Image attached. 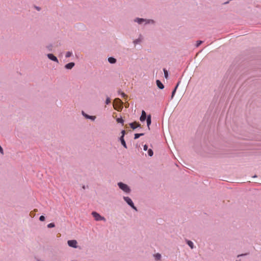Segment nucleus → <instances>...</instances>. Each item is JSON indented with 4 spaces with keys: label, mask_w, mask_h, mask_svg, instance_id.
I'll use <instances>...</instances> for the list:
<instances>
[{
    "label": "nucleus",
    "mask_w": 261,
    "mask_h": 261,
    "mask_svg": "<svg viewBox=\"0 0 261 261\" xmlns=\"http://www.w3.org/2000/svg\"><path fill=\"white\" fill-rule=\"evenodd\" d=\"M38 261H44V260H38Z\"/></svg>",
    "instance_id": "41"
},
{
    "label": "nucleus",
    "mask_w": 261,
    "mask_h": 261,
    "mask_svg": "<svg viewBox=\"0 0 261 261\" xmlns=\"http://www.w3.org/2000/svg\"><path fill=\"white\" fill-rule=\"evenodd\" d=\"M123 199L133 210L135 211H138L137 208L135 206L134 203L130 198L127 196H123Z\"/></svg>",
    "instance_id": "3"
},
{
    "label": "nucleus",
    "mask_w": 261,
    "mask_h": 261,
    "mask_svg": "<svg viewBox=\"0 0 261 261\" xmlns=\"http://www.w3.org/2000/svg\"><path fill=\"white\" fill-rule=\"evenodd\" d=\"M55 226V223H49V224H48L47 225V227H48V228H53V227H54Z\"/></svg>",
    "instance_id": "23"
},
{
    "label": "nucleus",
    "mask_w": 261,
    "mask_h": 261,
    "mask_svg": "<svg viewBox=\"0 0 261 261\" xmlns=\"http://www.w3.org/2000/svg\"><path fill=\"white\" fill-rule=\"evenodd\" d=\"M47 56L48 58L49 59H50V60H51L53 61H54V62H56L57 63H59L58 59L53 54H48L47 55Z\"/></svg>",
    "instance_id": "8"
},
{
    "label": "nucleus",
    "mask_w": 261,
    "mask_h": 261,
    "mask_svg": "<svg viewBox=\"0 0 261 261\" xmlns=\"http://www.w3.org/2000/svg\"><path fill=\"white\" fill-rule=\"evenodd\" d=\"M117 105H118V108H117L116 106H115L117 109H120V105L118 104V103H117Z\"/></svg>",
    "instance_id": "36"
},
{
    "label": "nucleus",
    "mask_w": 261,
    "mask_h": 261,
    "mask_svg": "<svg viewBox=\"0 0 261 261\" xmlns=\"http://www.w3.org/2000/svg\"><path fill=\"white\" fill-rule=\"evenodd\" d=\"M82 114L85 118L91 120L92 121H94L96 119V116L89 115L85 113L83 111L82 112Z\"/></svg>",
    "instance_id": "7"
},
{
    "label": "nucleus",
    "mask_w": 261,
    "mask_h": 261,
    "mask_svg": "<svg viewBox=\"0 0 261 261\" xmlns=\"http://www.w3.org/2000/svg\"><path fill=\"white\" fill-rule=\"evenodd\" d=\"M176 88H174L172 92L171 96V99H172L175 95V94L176 93Z\"/></svg>",
    "instance_id": "22"
},
{
    "label": "nucleus",
    "mask_w": 261,
    "mask_h": 261,
    "mask_svg": "<svg viewBox=\"0 0 261 261\" xmlns=\"http://www.w3.org/2000/svg\"><path fill=\"white\" fill-rule=\"evenodd\" d=\"M147 149H148V146L146 144L144 145L143 146V149H144V150L146 151V150H147Z\"/></svg>",
    "instance_id": "31"
},
{
    "label": "nucleus",
    "mask_w": 261,
    "mask_h": 261,
    "mask_svg": "<svg viewBox=\"0 0 261 261\" xmlns=\"http://www.w3.org/2000/svg\"><path fill=\"white\" fill-rule=\"evenodd\" d=\"M45 218L43 215L40 216V217H39V220L41 221H44L45 220Z\"/></svg>",
    "instance_id": "27"
},
{
    "label": "nucleus",
    "mask_w": 261,
    "mask_h": 261,
    "mask_svg": "<svg viewBox=\"0 0 261 261\" xmlns=\"http://www.w3.org/2000/svg\"><path fill=\"white\" fill-rule=\"evenodd\" d=\"M163 71H164V76L165 77L166 79H168V77H169V73H168V71L165 69V68H164L163 69Z\"/></svg>",
    "instance_id": "17"
},
{
    "label": "nucleus",
    "mask_w": 261,
    "mask_h": 261,
    "mask_svg": "<svg viewBox=\"0 0 261 261\" xmlns=\"http://www.w3.org/2000/svg\"><path fill=\"white\" fill-rule=\"evenodd\" d=\"M72 55V51H67L66 52L65 54V57L66 58H68L70 57H71Z\"/></svg>",
    "instance_id": "20"
},
{
    "label": "nucleus",
    "mask_w": 261,
    "mask_h": 261,
    "mask_svg": "<svg viewBox=\"0 0 261 261\" xmlns=\"http://www.w3.org/2000/svg\"><path fill=\"white\" fill-rule=\"evenodd\" d=\"M148 129H150V125L151 123V116L150 115H148L146 119Z\"/></svg>",
    "instance_id": "10"
},
{
    "label": "nucleus",
    "mask_w": 261,
    "mask_h": 261,
    "mask_svg": "<svg viewBox=\"0 0 261 261\" xmlns=\"http://www.w3.org/2000/svg\"><path fill=\"white\" fill-rule=\"evenodd\" d=\"M46 47L48 49V50H49V51H51L52 50L53 46H52L51 44H50V45L47 46Z\"/></svg>",
    "instance_id": "28"
},
{
    "label": "nucleus",
    "mask_w": 261,
    "mask_h": 261,
    "mask_svg": "<svg viewBox=\"0 0 261 261\" xmlns=\"http://www.w3.org/2000/svg\"><path fill=\"white\" fill-rule=\"evenodd\" d=\"M202 43V41H198L196 43V46L198 47Z\"/></svg>",
    "instance_id": "29"
},
{
    "label": "nucleus",
    "mask_w": 261,
    "mask_h": 261,
    "mask_svg": "<svg viewBox=\"0 0 261 261\" xmlns=\"http://www.w3.org/2000/svg\"><path fill=\"white\" fill-rule=\"evenodd\" d=\"M156 84L158 87L160 89H163L164 88V85L159 80H157L156 81Z\"/></svg>",
    "instance_id": "12"
},
{
    "label": "nucleus",
    "mask_w": 261,
    "mask_h": 261,
    "mask_svg": "<svg viewBox=\"0 0 261 261\" xmlns=\"http://www.w3.org/2000/svg\"><path fill=\"white\" fill-rule=\"evenodd\" d=\"M134 21L135 22L138 23L139 24H142L143 23H144V25H147L149 24H154L155 23V21L153 19H145L139 17L135 18Z\"/></svg>",
    "instance_id": "1"
},
{
    "label": "nucleus",
    "mask_w": 261,
    "mask_h": 261,
    "mask_svg": "<svg viewBox=\"0 0 261 261\" xmlns=\"http://www.w3.org/2000/svg\"><path fill=\"white\" fill-rule=\"evenodd\" d=\"M108 60L110 64H115L117 62V60L115 58L112 57H109Z\"/></svg>",
    "instance_id": "14"
},
{
    "label": "nucleus",
    "mask_w": 261,
    "mask_h": 261,
    "mask_svg": "<svg viewBox=\"0 0 261 261\" xmlns=\"http://www.w3.org/2000/svg\"><path fill=\"white\" fill-rule=\"evenodd\" d=\"M156 259L159 260L161 258V255L160 253H156L155 255Z\"/></svg>",
    "instance_id": "24"
},
{
    "label": "nucleus",
    "mask_w": 261,
    "mask_h": 261,
    "mask_svg": "<svg viewBox=\"0 0 261 261\" xmlns=\"http://www.w3.org/2000/svg\"><path fill=\"white\" fill-rule=\"evenodd\" d=\"M137 127H141V125L140 124H137V125L136 126Z\"/></svg>",
    "instance_id": "35"
},
{
    "label": "nucleus",
    "mask_w": 261,
    "mask_h": 261,
    "mask_svg": "<svg viewBox=\"0 0 261 261\" xmlns=\"http://www.w3.org/2000/svg\"><path fill=\"white\" fill-rule=\"evenodd\" d=\"M114 103H118V104L120 105V109H117L115 106H114L115 109L118 111L121 110L123 107V102L119 98H116L114 100Z\"/></svg>",
    "instance_id": "6"
},
{
    "label": "nucleus",
    "mask_w": 261,
    "mask_h": 261,
    "mask_svg": "<svg viewBox=\"0 0 261 261\" xmlns=\"http://www.w3.org/2000/svg\"><path fill=\"white\" fill-rule=\"evenodd\" d=\"M91 214L96 221H106L105 217L101 216L96 212H92Z\"/></svg>",
    "instance_id": "4"
},
{
    "label": "nucleus",
    "mask_w": 261,
    "mask_h": 261,
    "mask_svg": "<svg viewBox=\"0 0 261 261\" xmlns=\"http://www.w3.org/2000/svg\"><path fill=\"white\" fill-rule=\"evenodd\" d=\"M121 133L122 134L121 136H123V138H124L125 134V131L124 130H122L121 131Z\"/></svg>",
    "instance_id": "32"
},
{
    "label": "nucleus",
    "mask_w": 261,
    "mask_h": 261,
    "mask_svg": "<svg viewBox=\"0 0 261 261\" xmlns=\"http://www.w3.org/2000/svg\"><path fill=\"white\" fill-rule=\"evenodd\" d=\"M134 124H135V123H134V122L130 123L129 124V125H130V127H131L132 129H136V128H137V127H136V126L134 125Z\"/></svg>",
    "instance_id": "25"
},
{
    "label": "nucleus",
    "mask_w": 261,
    "mask_h": 261,
    "mask_svg": "<svg viewBox=\"0 0 261 261\" xmlns=\"http://www.w3.org/2000/svg\"><path fill=\"white\" fill-rule=\"evenodd\" d=\"M153 154V152L151 149H149L148 150V155L149 156H152Z\"/></svg>",
    "instance_id": "21"
},
{
    "label": "nucleus",
    "mask_w": 261,
    "mask_h": 261,
    "mask_svg": "<svg viewBox=\"0 0 261 261\" xmlns=\"http://www.w3.org/2000/svg\"><path fill=\"white\" fill-rule=\"evenodd\" d=\"M141 41H142V38H141V36L140 35V37L139 38L134 40L133 43L135 45H136V44H139Z\"/></svg>",
    "instance_id": "16"
},
{
    "label": "nucleus",
    "mask_w": 261,
    "mask_h": 261,
    "mask_svg": "<svg viewBox=\"0 0 261 261\" xmlns=\"http://www.w3.org/2000/svg\"><path fill=\"white\" fill-rule=\"evenodd\" d=\"M178 87V86H176H176L175 87V88H176V90H177V89Z\"/></svg>",
    "instance_id": "38"
},
{
    "label": "nucleus",
    "mask_w": 261,
    "mask_h": 261,
    "mask_svg": "<svg viewBox=\"0 0 261 261\" xmlns=\"http://www.w3.org/2000/svg\"><path fill=\"white\" fill-rule=\"evenodd\" d=\"M67 244H68V246L71 247H72L74 248H77V241L75 240H71L68 241Z\"/></svg>",
    "instance_id": "5"
},
{
    "label": "nucleus",
    "mask_w": 261,
    "mask_h": 261,
    "mask_svg": "<svg viewBox=\"0 0 261 261\" xmlns=\"http://www.w3.org/2000/svg\"><path fill=\"white\" fill-rule=\"evenodd\" d=\"M83 188L85 189V186H83Z\"/></svg>",
    "instance_id": "40"
},
{
    "label": "nucleus",
    "mask_w": 261,
    "mask_h": 261,
    "mask_svg": "<svg viewBox=\"0 0 261 261\" xmlns=\"http://www.w3.org/2000/svg\"><path fill=\"white\" fill-rule=\"evenodd\" d=\"M144 135V133H140V134H135V135H134V139H138L141 136H143Z\"/></svg>",
    "instance_id": "18"
},
{
    "label": "nucleus",
    "mask_w": 261,
    "mask_h": 261,
    "mask_svg": "<svg viewBox=\"0 0 261 261\" xmlns=\"http://www.w3.org/2000/svg\"><path fill=\"white\" fill-rule=\"evenodd\" d=\"M247 254H248L247 253L239 254V255H238V257H239L240 256H245V255H247Z\"/></svg>",
    "instance_id": "33"
},
{
    "label": "nucleus",
    "mask_w": 261,
    "mask_h": 261,
    "mask_svg": "<svg viewBox=\"0 0 261 261\" xmlns=\"http://www.w3.org/2000/svg\"><path fill=\"white\" fill-rule=\"evenodd\" d=\"M75 65L74 62H70L65 65V68L67 69H72Z\"/></svg>",
    "instance_id": "11"
},
{
    "label": "nucleus",
    "mask_w": 261,
    "mask_h": 261,
    "mask_svg": "<svg viewBox=\"0 0 261 261\" xmlns=\"http://www.w3.org/2000/svg\"><path fill=\"white\" fill-rule=\"evenodd\" d=\"M180 81H179V82L177 83L176 86H179V84H180Z\"/></svg>",
    "instance_id": "37"
},
{
    "label": "nucleus",
    "mask_w": 261,
    "mask_h": 261,
    "mask_svg": "<svg viewBox=\"0 0 261 261\" xmlns=\"http://www.w3.org/2000/svg\"><path fill=\"white\" fill-rule=\"evenodd\" d=\"M35 8L38 11H40L41 10V8L39 7L36 6Z\"/></svg>",
    "instance_id": "34"
},
{
    "label": "nucleus",
    "mask_w": 261,
    "mask_h": 261,
    "mask_svg": "<svg viewBox=\"0 0 261 261\" xmlns=\"http://www.w3.org/2000/svg\"><path fill=\"white\" fill-rule=\"evenodd\" d=\"M186 243L191 249H193L194 248V244L191 241L186 240Z\"/></svg>",
    "instance_id": "15"
},
{
    "label": "nucleus",
    "mask_w": 261,
    "mask_h": 261,
    "mask_svg": "<svg viewBox=\"0 0 261 261\" xmlns=\"http://www.w3.org/2000/svg\"><path fill=\"white\" fill-rule=\"evenodd\" d=\"M119 140L121 142V143L122 144V145L125 148H127V145H126V144L125 143V141L124 140V138H123V136H121L120 138H119Z\"/></svg>",
    "instance_id": "13"
},
{
    "label": "nucleus",
    "mask_w": 261,
    "mask_h": 261,
    "mask_svg": "<svg viewBox=\"0 0 261 261\" xmlns=\"http://www.w3.org/2000/svg\"><path fill=\"white\" fill-rule=\"evenodd\" d=\"M117 185L118 187L124 192H125L126 194H129L131 192V189L130 187L126 184L122 182H119L117 184Z\"/></svg>",
    "instance_id": "2"
},
{
    "label": "nucleus",
    "mask_w": 261,
    "mask_h": 261,
    "mask_svg": "<svg viewBox=\"0 0 261 261\" xmlns=\"http://www.w3.org/2000/svg\"><path fill=\"white\" fill-rule=\"evenodd\" d=\"M119 93L121 94V96L122 97H125L126 96V94L124 92H121L119 91Z\"/></svg>",
    "instance_id": "30"
},
{
    "label": "nucleus",
    "mask_w": 261,
    "mask_h": 261,
    "mask_svg": "<svg viewBox=\"0 0 261 261\" xmlns=\"http://www.w3.org/2000/svg\"><path fill=\"white\" fill-rule=\"evenodd\" d=\"M116 121L118 123H121L122 125L123 124V123H124V120L121 117L117 118Z\"/></svg>",
    "instance_id": "19"
},
{
    "label": "nucleus",
    "mask_w": 261,
    "mask_h": 261,
    "mask_svg": "<svg viewBox=\"0 0 261 261\" xmlns=\"http://www.w3.org/2000/svg\"><path fill=\"white\" fill-rule=\"evenodd\" d=\"M110 102H111L110 98L109 97H107L106 98V102H105L106 104L109 105L110 103Z\"/></svg>",
    "instance_id": "26"
},
{
    "label": "nucleus",
    "mask_w": 261,
    "mask_h": 261,
    "mask_svg": "<svg viewBox=\"0 0 261 261\" xmlns=\"http://www.w3.org/2000/svg\"><path fill=\"white\" fill-rule=\"evenodd\" d=\"M147 116L146 115V112L143 110L141 113V115L140 117V120L141 121L143 122L144 121L146 118Z\"/></svg>",
    "instance_id": "9"
},
{
    "label": "nucleus",
    "mask_w": 261,
    "mask_h": 261,
    "mask_svg": "<svg viewBox=\"0 0 261 261\" xmlns=\"http://www.w3.org/2000/svg\"><path fill=\"white\" fill-rule=\"evenodd\" d=\"M257 177V176H256V175H254V176H253V177Z\"/></svg>",
    "instance_id": "39"
}]
</instances>
